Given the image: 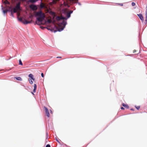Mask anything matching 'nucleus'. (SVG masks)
<instances>
[{
  "label": "nucleus",
  "instance_id": "nucleus-1",
  "mask_svg": "<svg viewBox=\"0 0 147 147\" xmlns=\"http://www.w3.org/2000/svg\"><path fill=\"white\" fill-rule=\"evenodd\" d=\"M36 16H38V17L37 18V20L39 22H42L45 18V14L42 12L41 11L36 12Z\"/></svg>",
  "mask_w": 147,
  "mask_h": 147
},
{
  "label": "nucleus",
  "instance_id": "nucleus-2",
  "mask_svg": "<svg viewBox=\"0 0 147 147\" xmlns=\"http://www.w3.org/2000/svg\"><path fill=\"white\" fill-rule=\"evenodd\" d=\"M20 2L18 3L16 5V7L13 9V12L14 13H16L17 12L18 10H21L20 8Z\"/></svg>",
  "mask_w": 147,
  "mask_h": 147
},
{
  "label": "nucleus",
  "instance_id": "nucleus-3",
  "mask_svg": "<svg viewBox=\"0 0 147 147\" xmlns=\"http://www.w3.org/2000/svg\"><path fill=\"white\" fill-rule=\"evenodd\" d=\"M18 20L19 21L22 22L24 24H26L30 23L31 22V21H28L25 19H24V20H23L22 19V18H19V17H18Z\"/></svg>",
  "mask_w": 147,
  "mask_h": 147
},
{
  "label": "nucleus",
  "instance_id": "nucleus-4",
  "mask_svg": "<svg viewBox=\"0 0 147 147\" xmlns=\"http://www.w3.org/2000/svg\"><path fill=\"white\" fill-rule=\"evenodd\" d=\"M44 108L45 110V113L46 115L48 117H50V114L49 112V111L48 109L46 107H44Z\"/></svg>",
  "mask_w": 147,
  "mask_h": 147
},
{
  "label": "nucleus",
  "instance_id": "nucleus-5",
  "mask_svg": "<svg viewBox=\"0 0 147 147\" xmlns=\"http://www.w3.org/2000/svg\"><path fill=\"white\" fill-rule=\"evenodd\" d=\"M30 7L34 11L36 10L37 9V6L33 5H31L30 6Z\"/></svg>",
  "mask_w": 147,
  "mask_h": 147
},
{
  "label": "nucleus",
  "instance_id": "nucleus-6",
  "mask_svg": "<svg viewBox=\"0 0 147 147\" xmlns=\"http://www.w3.org/2000/svg\"><path fill=\"white\" fill-rule=\"evenodd\" d=\"M56 29L57 30L55 31L54 32H55L57 31H62L63 30L64 27H60V26H59L58 27H56Z\"/></svg>",
  "mask_w": 147,
  "mask_h": 147
},
{
  "label": "nucleus",
  "instance_id": "nucleus-7",
  "mask_svg": "<svg viewBox=\"0 0 147 147\" xmlns=\"http://www.w3.org/2000/svg\"><path fill=\"white\" fill-rule=\"evenodd\" d=\"M137 15L139 17L140 19L142 21L144 20V18L142 15L141 14H138Z\"/></svg>",
  "mask_w": 147,
  "mask_h": 147
},
{
  "label": "nucleus",
  "instance_id": "nucleus-8",
  "mask_svg": "<svg viewBox=\"0 0 147 147\" xmlns=\"http://www.w3.org/2000/svg\"><path fill=\"white\" fill-rule=\"evenodd\" d=\"M64 19V18L62 16H57L56 18V19L57 21H59L61 20Z\"/></svg>",
  "mask_w": 147,
  "mask_h": 147
},
{
  "label": "nucleus",
  "instance_id": "nucleus-9",
  "mask_svg": "<svg viewBox=\"0 0 147 147\" xmlns=\"http://www.w3.org/2000/svg\"><path fill=\"white\" fill-rule=\"evenodd\" d=\"M28 76L31 78L33 81L34 80V78H33V75L32 74H30Z\"/></svg>",
  "mask_w": 147,
  "mask_h": 147
},
{
  "label": "nucleus",
  "instance_id": "nucleus-10",
  "mask_svg": "<svg viewBox=\"0 0 147 147\" xmlns=\"http://www.w3.org/2000/svg\"><path fill=\"white\" fill-rule=\"evenodd\" d=\"M122 105L124 107H125L127 109H128L129 108V107L127 105L125 104L124 103H123Z\"/></svg>",
  "mask_w": 147,
  "mask_h": 147
},
{
  "label": "nucleus",
  "instance_id": "nucleus-11",
  "mask_svg": "<svg viewBox=\"0 0 147 147\" xmlns=\"http://www.w3.org/2000/svg\"><path fill=\"white\" fill-rule=\"evenodd\" d=\"M36 84H35L34 85V89L33 90V92H36Z\"/></svg>",
  "mask_w": 147,
  "mask_h": 147
},
{
  "label": "nucleus",
  "instance_id": "nucleus-12",
  "mask_svg": "<svg viewBox=\"0 0 147 147\" xmlns=\"http://www.w3.org/2000/svg\"><path fill=\"white\" fill-rule=\"evenodd\" d=\"M146 11L145 16H146V21H147V5L146 7Z\"/></svg>",
  "mask_w": 147,
  "mask_h": 147
},
{
  "label": "nucleus",
  "instance_id": "nucleus-13",
  "mask_svg": "<svg viewBox=\"0 0 147 147\" xmlns=\"http://www.w3.org/2000/svg\"><path fill=\"white\" fill-rule=\"evenodd\" d=\"M15 78H16V80H20V81H22V79L20 77H15Z\"/></svg>",
  "mask_w": 147,
  "mask_h": 147
},
{
  "label": "nucleus",
  "instance_id": "nucleus-14",
  "mask_svg": "<svg viewBox=\"0 0 147 147\" xmlns=\"http://www.w3.org/2000/svg\"><path fill=\"white\" fill-rule=\"evenodd\" d=\"M55 139L58 142L59 144L62 145V144L61 143V141L59 139V138H55Z\"/></svg>",
  "mask_w": 147,
  "mask_h": 147
},
{
  "label": "nucleus",
  "instance_id": "nucleus-15",
  "mask_svg": "<svg viewBox=\"0 0 147 147\" xmlns=\"http://www.w3.org/2000/svg\"><path fill=\"white\" fill-rule=\"evenodd\" d=\"M40 7L41 8H43L45 7V5L42 3H41L40 5Z\"/></svg>",
  "mask_w": 147,
  "mask_h": 147
},
{
  "label": "nucleus",
  "instance_id": "nucleus-16",
  "mask_svg": "<svg viewBox=\"0 0 147 147\" xmlns=\"http://www.w3.org/2000/svg\"><path fill=\"white\" fill-rule=\"evenodd\" d=\"M37 1V0H30L29 1L32 3H34L36 2Z\"/></svg>",
  "mask_w": 147,
  "mask_h": 147
},
{
  "label": "nucleus",
  "instance_id": "nucleus-17",
  "mask_svg": "<svg viewBox=\"0 0 147 147\" xmlns=\"http://www.w3.org/2000/svg\"><path fill=\"white\" fill-rule=\"evenodd\" d=\"M4 3L5 4H10L9 2L8 1H7V0H6L4 1Z\"/></svg>",
  "mask_w": 147,
  "mask_h": 147
},
{
  "label": "nucleus",
  "instance_id": "nucleus-18",
  "mask_svg": "<svg viewBox=\"0 0 147 147\" xmlns=\"http://www.w3.org/2000/svg\"><path fill=\"white\" fill-rule=\"evenodd\" d=\"M12 10H13V9H11V10L10 11H11V15L13 17H14V16H13V11H12Z\"/></svg>",
  "mask_w": 147,
  "mask_h": 147
},
{
  "label": "nucleus",
  "instance_id": "nucleus-19",
  "mask_svg": "<svg viewBox=\"0 0 147 147\" xmlns=\"http://www.w3.org/2000/svg\"><path fill=\"white\" fill-rule=\"evenodd\" d=\"M32 79H30L29 78L28 79L29 81L31 84H32L33 83V82L32 81Z\"/></svg>",
  "mask_w": 147,
  "mask_h": 147
},
{
  "label": "nucleus",
  "instance_id": "nucleus-20",
  "mask_svg": "<svg viewBox=\"0 0 147 147\" xmlns=\"http://www.w3.org/2000/svg\"><path fill=\"white\" fill-rule=\"evenodd\" d=\"M68 18L70 17V14L69 12H67L66 14Z\"/></svg>",
  "mask_w": 147,
  "mask_h": 147
},
{
  "label": "nucleus",
  "instance_id": "nucleus-21",
  "mask_svg": "<svg viewBox=\"0 0 147 147\" xmlns=\"http://www.w3.org/2000/svg\"><path fill=\"white\" fill-rule=\"evenodd\" d=\"M10 11V10L6 9V10H3V13L4 14L7 13V11Z\"/></svg>",
  "mask_w": 147,
  "mask_h": 147
},
{
  "label": "nucleus",
  "instance_id": "nucleus-22",
  "mask_svg": "<svg viewBox=\"0 0 147 147\" xmlns=\"http://www.w3.org/2000/svg\"><path fill=\"white\" fill-rule=\"evenodd\" d=\"M19 65H23V64L22 63L21 60L20 59L19 60Z\"/></svg>",
  "mask_w": 147,
  "mask_h": 147
},
{
  "label": "nucleus",
  "instance_id": "nucleus-23",
  "mask_svg": "<svg viewBox=\"0 0 147 147\" xmlns=\"http://www.w3.org/2000/svg\"><path fill=\"white\" fill-rule=\"evenodd\" d=\"M59 1V0H53V3L54 4H55L57 3V1Z\"/></svg>",
  "mask_w": 147,
  "mask_h": 147
},
{
  "label": "nucleus",
  "instance_id": "nucleus-24",
  "mask_svg": "<svg viewBox=\"0 0 147 147\" xmlns=\"http://www.w3.org/2000/svg\"><path fill=\"white\" fill-rule=\"evenodd\" d=\"M63 25L64 26V27L65 26L66 24V22L63 21L62 23Z\"/></svg>",
  "mask_w": 147,
  "mask_h": 147
},
{
  "label": "nucleus",
  "instance_id": "nucleus-25",
  "mask_svg": "<svg viewBox=\"0 0 147 147\" xmlns=\"http://www.w3.org/2000/svg\"><path fill=\"white\" fill-rule=\"evenodd\" d=\"M137 51L136 50H134L133 51V53H136V54H138L139 53H136V52Z\"/></svg>",
  "mask_w": 147,
  "mask_h": 147
},
{
  "label": "nucleus",
  "instance_id": "nucleus-26",
  "mask_svg": "<svg viewBox=\"0 0 147 147\" xmlns=\"http://www.w3.org/2000/svg\"><path fill=\"white\" fill-rule=\"evenodd\" d=\"M20 14V13L19 12H18L17 13V15L18 16V18L19 17V16Z\"/></svg>",
  "mask_w": 147,
  "mask_h": 147
},
{
  "label": "nucleus",
  "instance_id": "nucleus-27",
  "mask_svg": "<svg viewBox=\"0 0 147 147\" xmlns=\"http://www.w3.org/2000/svg\"><path fill=\"white\" fill-rule=\"evenodd\" d=\"M131 5L132 6H134L135 5V3L134 2H132L131 3Z\"/></svg>",
  "mask_w": 147,
  "mask_h": 147
},
{
  "label": "nucleus",
  "instance_id": "nucleus-28",
  "mask_svg": "<svg viewBox=\"0 0 147 147\" xmlns=\"http://www.w3.org/2000/svg\"><path fill=\"white\" fill-rule=\"evenodd\" d=\"M136 107V108L138 110L139 109L140 107V106H139Z\"/></svg>",
  "mask_w": 147,
  "mask_h": 147
},
{
  "label": "nucleus",
  "instance_id": "nucleus-29",
  "mask_svg": "<svg viewBox=\"0 0 147 147\" xmlns=\"http://www.w3.org/2000/svg\"><path fill=\"white\" fill-rule=\"evenodd\" d=\"M46 147H51V146L49 144H48L46 146Z\"/></svg>",
  "mask_w": 147,
  "mask_h": 147
},
{
  "label": "nucleus",
  "instance_id": "nucleus-30",
  "mask_svg": "<svg viewBox=\"0 0 147 147\" xmlns=\"http://www.w3.org/2000/svg\"><path fill=\"white\" fill-rule=\"evenodd\" d=\"M41 76L42 77H44V74L43 73H42L41 74Z\"/></svg>",
  "mask_w": 147,
  "mask_h": 147
},
{
  "label": "nucleus",
  "instance_id": "nucleus-31",
  "mask_svg": "<svg viewBox=\"0 0 147 147\" xmlns=\"http://www.w3.org/2000/svg\"><path fill=\"white\" fill-rule=\"evenodd\" d=\"M73 12V11H70L69 13H70V14H71Z\"/></svg>",
  "mask_w": 147,
  "mask_h": 147
},
{
  "label": "nucleus",
  "instance_id": "nucleus-32",
  "mask_svg": "<svg viewBox=\"0 0 147 147\" xmlns=\"http://www.w3.org/2000/svg\"><path fill=\"white\" fill-rule=\"evenodd\" d=\"M119 5H120L121 6H123V4L122 3H119L118 4Z\"/></svg>",
  "mask_w": 147,
  "mask_h": 147
},
{
  "label": "nucleus",
  "instance_id": "nucleus-33",
  "mask_svg": "<svg viewBox=\"0 0 147 147\" xmlns=\"http://www.w3.org/2000/svg\"><path fill=\"white\" fill-rule=\"evenodd\" d=\"M121 109L122 110L124 109V108L122 107L121 108Z\"/></svg>",
  "mask_w": 147,
  "mask_h": 147
},
{
  "label": "nucleus",
  "instance_id": "nucleus-34",
  "mask_svg": "<svg viewBox=\"0 0 147 147\" xmlns=\"http://www.w3.org/2000/svg\"><path fill=\"white\" fill-rule=\"evenodd\" d=\"M57 58H61V57H57Z\"/></svg>",
  "mask_w": 147,
  "mask_h": 147
},
{
  "label": "nucleus",
  "instance_id": "nucleus-35",
  "mask_svg": "<svg viewBox=\"0 0 147 147\" xmlns=\"http://www.w3.org/2000/svg\"><path fill=\"white\" fill-rule=\"evenodd\" d=\"M42 29H43L44 28H45L44 27H40Z\"/></svg>",
  "mask_w": 147,
  "mask_h": 147
},
{
  "label": "nucleus",
  "instance_id": "nucleus-36",
  "mask_svg": "<svg viewBox=\"0 0 147 147\" xmlns=\"http://www.w3.org/2000/svg\"><path fill=\"white\" fill-rule=\"evenodd\" d=\"M48 22H49V23H50L51 22V21L50 20H48Z\"/></svg>",
  "mask_w": 147,
  "mask_h": 147
},
{
  "label": "nucleus",
  "instance_id": "nucleus-37",
  "mask_svg": "<svg viewBox=\"0 0 147 147\" xmlns=\"http://www.w3.org/2000/svg\"><path fill=\"white\" fill-rule=\"evenodd\" d=\"M50 111L51 113L52 114V111L51 110H50Z\"/></svg>",
  "mask_w": 147,
  "mask_h": 147
},
{
  "label": "nucleus",
  "instance_id": "nucleus-38",
  "mask_svg": "<svg viewBox=\"0 0 147 147\" xmlns=\"http://www.w3.org/2000/svg\"><path fill=\"white\" fill-rule=\"evenodd\" d=\"M131 110H132V111H134V109H131Z\"/></svg>",
  "mask_w": 147,
  "mask_h": 147
},
{
  "label": "nucleus",
  "instance_id": "nucleus-39",
  "mask_svg": "<svg viewBox=\"0 0 147 147\" xmlns=\"http://www.w3.org/2000/svg\"><path fill=\"white\" fill-rule=\"evenodd\" d=\"M47 28V29H48V30H50V29H48V28Z\"/></svg>",
  "mask_w": 147,
  "mask_h": 147
},
{
  "label": "nucleus",
  "instance_id": "nucleus-40",
  "mask_svg": "<svg viewBox=\"0 0 147 147\" xmlns=\"http://www.w3.org/2000/svg\"><path fill=\"white\" fill-rule=\"evenodd\" d=\"M32 93L33 95H34V93H33V92H32Z\"/></svg>",
  "mask_w": 147,
  "mask_h": 147
}]
</instances>
